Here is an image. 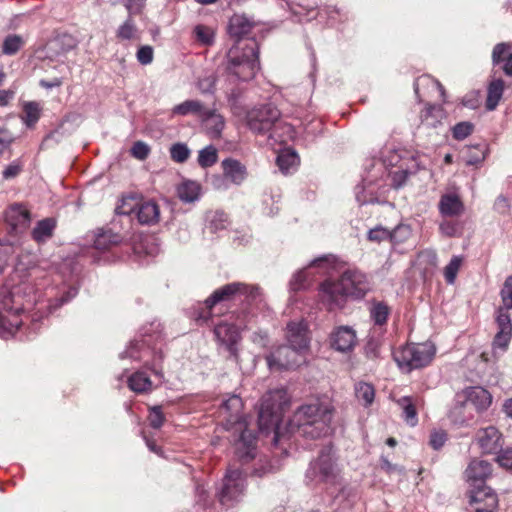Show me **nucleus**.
Here are the masks:
<instances>
[{
  "label": "nucleus",
  "mask_w": 512,
  "mask_h": 512,
  "mask_svg": "<svg viewBox=\"0 0 512 512\" xmlns=\"http://www.w3.org/2000/svg\"><path fill=\"white\" fill-rule=\"evenodd\" d=\"M255 22L244 14H234L228 23V33L236 40L227 53V71L240 81L254 78L260 68L259 46L255 39L242 40L249 35Z\"/></svg>",
  "instance_id": "f257e3e1"
},
{
  "label": "nucleus",
  "mask_w": 512,
  "mask_h": 512,
  "mask_svg": "<svg viewBox=\"0 0 512 512\" xmlns=\"http://www.w3.org/2000/svg\"><path fill=\"white\" fill-rule=\"evenodd\" d=\"M20 287L0 288V338L17 337L19 340L29 339L38 329V318L32 316L31 328L25 327L24 312L28 309V301L21 293Z\"/></svg>",
  "instance_id": "f03ea898"
},
{
  "label": "nucleus",
  "mask_w": 512,
  "mask_h": 512,
  "mask_svg": "<svg viewBox=\"0 0 512 512\" xmlns=\"http://www.w3.org/2000/svg\"><path fill=\"white\" fill-rule=\"evenodd\" d=\"M371 290V281L360 269L349 267L338 281L322 282V304L329 310L341 309L347 299L361 300Z\"/></svg>",
  "instance_id": "7ed1b4c3"
},
{
  "label": "nucleus",
  "mask_w": 512,
  "mask_h": 512,
  "mask_svg": "<svg viewBox=\"0 0 512 512\" xmlns=\"http://www.w3.org/2000/svg\"><path fill=\"white\" fill-rule=\"evenodd\" d=\"M244 120L248 129L255 135L267 136L269 139L284 142L277 133L282 128L291 133L290 125L283 124L280 110L273 103L255 105L246 111Z\"/></svg>",
  "instance_id": "20e7f679"
},
{
  "label": "nucleus",
  "mask_w": 512,
  "mask_h": 512,
  "mask_svg": "<svg viewBox=\"0 0 512 512\" xmlns=\"http://www.w3.org/2000/svg\"><path fill=\"white\" fill-rule=\"evenodd\" d=\"M261 296V289L257 285H247L240 282L226 284L215 290L203 304H199L195 310V320L206 323L212 314V308L221 302L247 301L252 302Z\"/></svg>",
  "instance_id": "39448f33"
},
{
  "label": "nucleus",
  "mask_w": 512,
  "mask_h": 512,
  "mask_svg": "<svg viewBox=\"0 0 512 512\" xmlns=\"http://www.w3.org/2000/svg\"><path fill=\"white\" fill-rule=\"evenodd\" d=\"M290 400L285 389H275L267 392L261 400L258 424L262 431L274 430V441H279V428L284 411Z\"/></svg>",
  "instance_id": "423d86ee"
},
{
  "label": "nucleus",
  "mask_w": 512,
  "mask_h": 512,
  "mask_svg": "<svg viewBox=\"0 0 512 512\" xmlns=\"http://www.w3.org/2000/svg\"><path fill=\"white\" fill-rule=\"evenodd\" d=\"M141 339H134L124 352L120 354L121 359L130 358L134 361L142 362L144 366L150 369L157 377L162 378V370L159 365L163 360V354L156 345L151 346L152 342L158 341L159 334L151 335L147 332L141 335Z\"/></svg>",
  "instance_id": "0eeeda50"
},
{
  "label": "nucleus",
  "mask_w": 512,
  "mask_h": 512,
  "mask_svg": "<svg viewBox=\"0 0 512 512\" xmlns=\"http://www.w3.org/2000/svg\"><path fill=\"white\" fill-rule=\"evenodd\" d=\"M436 349L431 343L409 344L394 353L399 368L409 373L427 366L434 358Z\"/></svg>",
  "instance_id": "6e6552de"
},
{
  "label": "nucleus",
  "mask_w": 512,
  "mask_h": 512,
  "mask_svg": "<svg viewBox=\"0 0 512 512\" xmlns=\"http://www.w3.org/2000/svg\"><path fill=\"white\" fill-rule=\"evenodd\" d=\"M320 405H303L293 415L289 426L306 439L317 440L320 437Z\"/></svg>",
  "instance_id": "1a4fd4ad"
},
{
  "label": "nucleus",
  "mask_w": 512,
  "mask_h": 512,
  "mask_svg": "<svg viewBox=\"0 0 512 512\" xmlns=\"http://www.w3.org/2000/svg\"><path fill=\"white\" fill-rule=\"evenodd\" d=\"M491 402V394L486 389L479 386L468 387L456 394L455 407L450 412V418L455 423L462 424L465 420L458 415L462 409L470 404L477 411H482L486 410Z\"/></svg>",
  "instance_id": "9d476101"
},
{
  "label": "nucleus",
  "mask_w": 512,
  "mask_h": 512,
  "mask_svg": "<svg viewBox=\"0 0 512 512\" xmlns=\"http://www.w3.org/2000/svg\"><path fill=\"white\" fill-rule=\"evenodd\" d=\"M245 489V480L240 470H228L219 493V501L223 506L230 507L238 502Z\"/></svg>",
  "instance_id": "9b49d317"
},
{
  "label": "nucleus",
  "mask_w": 512,
  "mask_h": 512,
  "mask_svg": "<svg viewBox=\"0 0 512 512\" xmlns=\"http://www.w3.org/2000/svg\"><path fill=\"white\" fill-rule=\"evenodd\" d=\"M240 326L228 323L226 321L220 322L214 327V335L216 340L225 347L229 353L228 358L238 363L239 351L237 344L240 341Z\"/></svg>",
  "instance_id": "f8f14e48"
},
{
  "label": "nucleus",
  "mask_w": 512,
  "mask_h": 512,
  "mask_svg": "<svg viewBox=\"0 0 512 512\" xmlns=\"http://www.w3.org/2000/svg\"><path fill=\"white\" fill-rule=\"evenodd\" d=\"M266 360L271 370H288L299 366L303 358L301 352L289 344L279 346Z\"/></svg>",
  "instance_id": "ddd939ff"
},
{
  "label": "nucleus",
  "mask_w": 512,
  "mask_h": 512,
  "mask_svg": "<svg viewBox=\"0 0 512 512\" xmlns=\"http://www.w3.org/2000/svg\"><path fill=\"white\" fill-rule=\"evenodd\" d=\"M469 503L474 512H496L498 498L490 487L479 485L471 491Z\"/></svg>",
  "instance_id": "4468645a"
},
{
  "label": "nucleus",
  "mask_w": 512,
  "mask_h": 512,
  "mask_svg": "<svg viewBox=\"0 0 512 512\" xmlns=\"http://www.w3.org/2000/svg\"><path fill=\"white\" fill-rule=\"evenodd\" d=\"M446 112L441 105L427 104L426 107L420 112L419 131H428L430 129L439 133V130L444 128L446 120Z\"/></svg>",
  "instance_id": "2eb2a0df"
},
{
  "label": "nucleus",
  "mask_w": 512,
  "mask_h": 512,
  "mask_svg": "<svg viewBox=\"0 0 512 512\" xmlns=\"http://www.w3.org/2000/svg\"><path fill=\"white\" fill-rule=\"evenodd\" d=\"M5 220L10 228V233L18 235L24 232L30 224L29 211L20 204L10 206L5 212Z\"/></svg>",
  "instance_id": "dca6fc26"
},
{
  "label": "nucleus",
  "mask_w": 512,
  "mask_h": 512,
  "mask_svg": "<svg viewBox=\"0 0 512 512\" xmlns=\"http://www.w3.org/2000/svg\"><path fill=\"white\" fill-rule=\"evenodd\" d=\"M496 324L498 331L493 340V349L505 351L512 338L511 316L504 309H498L496 315Z\"/></svg>",
  "instance_id": "f3484780"
},
{
  "label": "nucleus",
  "mask_w": 512,
  "mask_h": 512,
  "mask_svg": "<svg viewBox=\"0 0 512 512\" xmlns=\"http://www.w3.org/2000/svg\"><path fill=\"white\" fill-rule=\"evenodd\" d=\"M242 399L237 395H232L221 403L219 413L227 421V429L233 426L244 425V419L240 415L242 409Z\"/></svg>",
  "instance_id": "a211bd4d"
},
{
  "label": "nucleus",
  "mask_w": 512,
  "mask_h": 512,
  "mask_svg": "<svg viewBox=\"0 0 512 512\" xmlns=\"http://www.w3.org/2000/svg\"><path fill=\"white\" fill-rule=\"evenodd\" d=\"M348 268L347 262L342 258L333 254L322 255V282L338 281Z\"/></svg>",
  "instance_id": "6ab92c4d"
},
{
  "label": "nucleus",
  "mask_w": 512,
  "mask_h": 512,
  "mask_svg": "<svg viewBox=\"0 0 512 512\" xmlns=\"http://www.w3.org/2000/svg\"><path fill=\"white\" fill-rule=\"evenodd\" d=\"M464 203L458 193L446 192L441 195L438 210L442 217H458L464 212Z\"/></svg>",
  "instance_id": "aec40b11"
},
{
  "label": "nucleus",
  "mask_w": 512,
  "mask_h": 512,
  "mask_svg": "<svg viewBox=\"0 0 512 512\" xmlns=\"http://www.w3.org/2000/svg\"><path fill=\"white\" fill-rule=\"evenodd\" d=\"M286 337L288 343L292 347L296 348L300 352L306 350L309 344L308 327L306 322H290L287 325Z\"/></svg>",
  "instance_id": "412c9836"
},
{
  "label": "nucleus",
  "mask_w": 512,
  "mask_h": 512,
  "mask_svg": "<svg viewBox=\"0 0 512 512\" xmlns=\"http://www.w3.org/2000/svg\"><path fill=\"white\" fill-rule=\"evenodd\" d=\"M330 342L337 351H351L356 343V333L351 327L340 326L332 332Z\"/></svg>",
  "instance_id": "4be33fe9"
},
{
  "label": "nucleus",
  "mask_w": 512,
  "mask_h": 512,
  "mask_svg": "<svg viewBox=\"0 0 512 512\" xmlns=\"http://www.w3.org/2000/svg\"><path fill=\"white\" fill-rule=\"evenodd\" d=\"M492 64L499 66L505 75L512 77V45L510 43H498L492 50Z\"/></svg>",
  "instance_id": "5701e85b"
},
{
  "label": "nucleus",
  "mask_w": 512,
  "mask_h": 512,
  "mask_svg": "<svg viewBox=\"0 0 512 512\" xmlns=\"http://www.w3.org/2000/svg\"><path fill=\"white\" fill-rule=\"evenodd\" d=\"M501 434L494 426L478 431L476 441L483 453H496L501 447Z\"/></svg>",
  "instance_id": "b1692460"
},
{
  "label": "nucleus",
  "mask_w": 512,
  "mask_h": 512,
  "mask_svg": "<svg viewBox=\"0 0 512 512\" xmlns=\"http://www.w3.org/2000/svg\"><path fill=\"white\" fill-rule=\"evenodd\" d=\"M319 263L320 257H317L312 260L308 267H305L298 271L297 273H295L289 282L290 290L296 292L308 289L312 285V282L314 281L315 277V275L311 271V268L317 267Z\"/></svg>",
  "instance_id": "393cba45"
},
{
  "label": "nucleus",
  "mask_w": 512,
  "mask_h": 512,
  "mask_svg": "<svg viewBox=\"0 0 512 512\" xmlns=\"http://www.w3.org/2000/svg\"><path fill=\"white\" fill-rule=\"evenodd\" d=\"M206 133L212 139H219L225 127V119L215 110L206 109L201 117Z\"/></svg>",
  "instance_id": "a878e982"
},
{
  "label": "nucleus",
  "mask_w": 512,
  "mask_h": 512,
  "mask_svg": "<svg viewBox=\"0 0 512 512\" xmlns=\"http://www.w3.org/2000/svg\"><path fill=\"white\" fill-rule=\"evenodd\" d=\"M124 237L114 233L111 229H97L94 233V247L100 251H106L120 244Z\"/></svg>",
  "instance_id": "bb28decb"
},
{
  "label": "nucleus",
  "mask_w": 512,
  "mask_h": 512,
  "mask_svg": "<svg viewBox=\"0 0 512 512\" xmlns=\"http://www.w3.org/2000/svg\"><path fill=\"white\" fill-rule=\"evenodd\" d=\"M492 471V465L486 460L474 459L470 462L466 469V476L468 480L473 482L476 486L477 482H483Z\"/></svg>",
  "instance_id": "cd10ccee"
},
{
  "label": "nucleus",
  "mask_w": 512,
  "mask_h": 512,
  "mask_svg": "<svg viewBox=\"0 0 512 512\" xmlns=\"http://www.w3.org/2000/svg\"><path fill=\"white\" fill-rule=\"evenodd\" d=\"M222 168L224 175L236 185H240L246 179V167L236 159L223 160Z\"/></svg>",
  "instance_id": "c85d7f7f"
},
{
  "label": "nucleus",
  "mask_w": 512,
  "mask_h": 512,
  "mask_svg": "<svg viewBox=\"0 0 512 512\" xmlns=\"http://www.w3.org/2000/svg\"><path fill=\"white\" fill-rule=\"evenodd\" d=\"M138 221L141 224L151 225L158 221L159 219V207L153 201H144L138 203L136 211Z\"/></svg>",
  "instance_id": "c756f323"
},
{
  "label": "nucleus",
  "mask_w": 512,
  "mask_h": 512,
  "mask_svg": "<svg viewBox=\"0 0 512 512\" xmlns=\"http://www.w3.org/2000/svg\"><path fill=\"white\" fill-rule=\"evenodd\" d=\"M246 421L244 420V425L242 427L240 426H233L232 428L235 429V431H240V435L238 438L239 444H241L245 451L241 452L240 449H238V454L241 459L249 460L254 457L253 453V444L255 442V435L252 431L247 429Z\"/></svg>",
  "instance_id": "7c9ffc66"
},
{
  "label": "nucleus",
  "mask_w": 512,
  "mask_h": 512,
  "mask_svg": "<svg viewBox=\"0 0 512 512\" xmlns=\"http://www.w3.org/2000/svg\"><path fill=\"white\" fill-rule=\"evenodd\" d=\"M177 195L184 203H194L200 199L201 185L192 180H185L177 186Z\"/></svg>",
  "instance_id": "2f4dec72"
},
{
  "label": "nucleus",
  "mask_w": 512,
  "mask_h": 512,
  "mask_svg": "<svg viewBox=\"0 0 512 512\" xmlns=\"http://www.w3.org/2000/svg\"><path fill=\"white\" fill-rule=\"evenodd\" d=\"M276 164L283 174L292 173L299 165V156L294 150L284 149L278 154Z\"/></svg>",
  "instance_id": "473e14b6"
},
{
  "label": "nucleus",
  "mask_w": 512,
  "mask_h": 512,
  "mask_svg": "<svg viewBox=\"0 0 512 512\" xmlns=\"http://www.w3.org/2000/svg\"><path fill=\"white\" fill-rule=\"evenodd\" d=\"M55 227L56 222L52 218L40 220L31 232L32 238L37 243H43L52 237Z\"/></svg>",
  "instance_id": "72a5a7b5"
},
{
  "label": "nucleus",
  "mask_w": 512,
  "mask_h": 512,
  "mask_svg": "<svg viewBox=\"0 0 512 512\" xmlns=\"http://www.w3.org/2000/svg\"><path fill=\"white\" fill-rule=\"evenodd\" d=\"M206 108L203 103L199 100H186L173 107L172 113L175 115L186 116L193 114L198 116L200 119L203 116Z\"/></svg>",
  "instance_id": "f704fd0d"
},
{
  "label": "nucleus",
  "mask_w": 512,
  "mask_h": 512,
  "mask_svg": "<svg viewBox=\"0 0 512 512\" xmlns=\"http://www.w3.org/2000/svg\"><path fill=\"white\" fill-rule=\"evenodd\" d=\"M504 91V81L500 78L494 79L488 86L486 108L489 111L494 110L502 98Z\"/></svg>",
  "instance_id": "c9c22d12"
},
{
  "label": "nucleus",
  "mask_w": 512,
  "mask_h": 512,
  "mask_svg": "<svg viewBox=\"0 0 512 512\" xmlns=\"http://www.w3.org/2000/svg\"><path fill=\"white\" fill-rule=\"evenodd\" d=\"M429 88L433 90H438L441 96H444V88L437 80H435L429 75H422L418 77L414 82V92L419 101L422 100V95L420 91Z\"/></svg>",
  "instance_id": "e433bc0d"
},
{
  "label": "nucleus",
  "mask_w": 512,
  "mask_h": 512,
  "mask_svg": "<svg viewBox=\"0 0 512 512\" xmlns=\"http://www.w3.org/2000/svg\"><path fill=\"white\" fill-rule=\"evenodd\" d=\"M128 387L136 393H144L151 390L152 382L142 371H137L127 379Z\"/></svg>",
  "instance_id": "4c0bfd02"
},
{
  "label": "nucleus",
  "mask_w": 512,
  "mask_h": 512,
  "mask_svg": "<svg viewBox=\"0 0 512 512\" xmlns=\"http://www.w3.org/2000/svg\"><path fill=\"white\" fill-rule=\"evenodd\" d=\"M357 400L364 406L369 407L375 398V389L372 384L367 382H357L354 386Z\"/></svg>",
  "instance_id": "58836bf2"
},
{
  "label": "nucleus",
  "mask_w": 512,
  "mask_h": 512,
  "mask_svg": "<svg viewBox=\"0 0 512 512\" xmlns=\"http://www.w3.org/2000/svg\"><path fill=\"white\" fill-rule=\"evenodd\" d=\"M397 404L402 409L405 421L409 425L415 426L418 423V418L413 399L409 396H403L397 400Z\"/></svg>",
  "instance_id": "ea45409f"
},
{
  "label": "nucleus",
  "mask_w": 512,
  "mask_h": 512,
  "mask_svg": "<svg viewBox=\"0 0 512 512\" xmlns=\"http://www.w3.org/2000/svg\"><path fill=\"white\" fill-rule=\"evenodd\" d=\"M389 313V307L384 302H374L370 308V318L378 326L387 322Z\"/></svg>",
  "instance_id": "a19ab883"
},
{
  "label": "nucleus",
  "mask_w": 512,
  "mask_h": 512,
  "mask_svg": "<svg viewBox=\"0 0 512 512\" xmlns=\"http://www.w3.org/2000/svg\"><path fill=\"white\" fill-rule=\"evenodd\" d=\"M487 148L484 144L469 146L466 151V164L478 165L486 158Z\"/></svg>",
  "instance_id": "79ce46f5"
},
{
  "label": "nucleus",
  "mask_w": 512,
  "mask_h": 512,
  "mask_svg": "<svg viewBox=\"0 0 512 512\" xmlns=\"http://www.w3.org/2000/svg\"><path fill=\"white\" fill-rule=\"evenodd\" d=\"M389 241L393 245L404 243L411 236V228L406 224H399L392 230H389Z\"/></svg>",
  "instance_id": "37998d69"
},
{
  "label": "nucleus",
  "mask_w": 512,
  "mask_h": 512,
  "mask_svg": "<svg viewBox=\"0 0 512 512\" xmlns=\"http://www.w3.org/2000/svg\"><path fill=\"white\" fill-rule=\"evenodd\" d=\"M463 257L455 255L444 268V277L448 284H454L457 273L462 265Z\"/></svg>",
  "instance_id": "c03bdc74"
},
{
  "label": "nucleus",
  "mask_w": 512,
  "mask_h": 512,
  "mask_svg": "<svg viewBox=\"0 0 512 512\" xmlns=\"http://www.w3.org/2000/svg\"><path fill=\"white\" fill-rule=\"evenodd\" d=\"M217 150L214 146L209 145L199 151L198 164L203 167H211L217 162Z\"/></svg>",
  "instance_id": "a18cd8bd"
},
{
  "label": "nucleus",
  "mask_w": 512,
  "mask_h": 512,
  "mask_svg": "<svg viewBox=\"0 0 512 512\" xmlns=\"http://www.w3.org/2000/svg\"><path fill=\"white\" fill-rule=\"evenodd\" d=\"M194 34L196 40L202 45H212L215 40V33L211 27L205 25H197L194 28Z\"/></svg>",
  "instance_id": "49530a36"
},
{
  "label": "nucleus",
  "mask_w": 512,
  "mask_h": 512,
  "mask_svg": "<svg viewBox=\"0 0 512 512\" xmlns=\"http://www.w3.org/2000/svg\"><path fill=\"white\" fill-rule=\"evenodd\" d=\"M170 157L176 163H184L190 156V149L185 143H175L170 147Z\"/></svg>",
  "instance_id": "de8ad7c7"
},
{
  "label": "nucleus",
  "mask_w": 512,
  "mask_h": 512,
  "mask_svg": "<svg viewBox=\"0 0 512 512\" xmlns=\"http://www.w3.org/2000/svg\"><path fill=\"white\" fill-rule=\"evenodd\" d=\"M24 41L18 35H8L2 44V52L6 55H13L17 53L23 46Z\"/></svg>",
  "instance_id": "09e8293b"
},
{
  "label": "nucleus",
  "mask_w": 512,
  "mask_h": 512,
  "mask_svg": "<svg viewBox=\"0 0 512 512\" xmlns=\"http://www.w3.org/2000/svg\"><path fill=\"white\" fill-rule=\"evenodd\" d=\"M216 76L213 72L204 73L197 81V87L202 94H212L215 90Z\"/></svg>",
  "instance_id": "8fccbe9b"
},
{
  "label": "nucleus",
  "mask_w": 512,
  "mask_h": 512,
  "mask_svg": "<svg viewBox=\"0 0 512 512\" xmlns=\"http://www.w3.org/2000/svg\"><path fill=\"white\" fill-rule=\"evenodd\" d=\"M23 112V120L28 127L33 126L40 117V108L35 102L26 103Z\"/></svg>",
  "instance_id": "3c124183"
},
{
  "label": "nucleus",
  "mask_w": 512,
  "mask_h": 512,
  "mask_svg": "<svg viewBox=\"0 0 512 512\" xmlns=\"http://www.w3.org/2000/svg\"><path fill=\"white\" fill-rule=\"evenodd\" d=\"M500 296L503 306L499 309H504L508 312L509 309H512V275L505 279L500 291Z\"/></svg>",
  "instance_id": "603ef678"
},
{
  "label": "nucleus",
  "mask_w": 512,
  "mask_h": 512,
  "mask_svg": "<svg viewBox=\"0 0 512 512\" xmlns=\"http://www.w3.org/2000/svg\"><path fill=\"white\" fill-rule=\"evenodd\" d=\"M78 294V288L74 286H70L59 298L55 299V303L45 305L46 308L49 309V312L55 310L57 307L69 302ZM44 308V305H41L38 309L41 310Z\"/></svg>",
  "instance_id": "864d4df0"
},
{
  "label": "nucleus",
  "mask_w": 512,
  "mask_h": 512,
  "mask_svg": "<svg viewBox=\"0 0 512 512\" xmlns=\"http://www.w3.org/2000/svg\"><path fill=\"white\" fill-rule=\"evenodd\" d=\"M136 31V26L130 15L128 19L118 28L116 36L120 40H131L134 38Z\"/></svg>",
  "instance_id": "5fc2aeb1"
},
{
  "label": "nucleus",
  "mask_w": 512,
  "mask_h": 512,
  "mask_svg": "<svg viewBox=\"0 0 512 512\" xmlns=\"http://www.w3.org/2000/svg\"><path fill=\"white\" fill-rule=\"evenodd\" d=\"M148 421L152 428L159 429L165 422V416L159 405L152 406L149 409Z\"/></svg>",
  "instance_id": "6e6d98bb"
},
{
  "label": "nucleus",
  "mask_w": 512,
  "mask_h": 512,
  "mask_svg": "<svg viewBox=\"0 0 512 512\" xmlns=\"http://www.w3.org/2000/svg\"><path fill=\"white\" fill-rule=\"evenodd\" d=\"M473 124L467 121L459 122L452 128L453 137L456 140H464L473 131Z\"/></svg>",
  "instance_id": "4d7b16f0"
},
{
  "label": "nucleus",
  "mask_w": 512,
  "mask_h": 512,
  "mask_svg": "<svg viewBox=\"0 0 512 512\" xmlns=\"http://www.w3.org/2000/svg\"><path fill=\"white\" fill-rule=\"evenodd\" d=\"M389 229L383 226H376L368 231L367 238L369 241L380 243L382 241H389Z\"/></svg>",
  "instance_id": "13d9d810"
},
{
  "label": "nucleus",
  "mask_w": 512,
  "mask_h": 512,
  "mask_svg": "<svg viewBox=\"0 0 512 512\" xmlns=\"http://www.w3.org/2000/svg\"><path fill=\"white\" fill-rule=\"evenodd\" d=\"M138 203H135L133 197L123 198L121 204L116 207V213L118 215L130 216L136 211Z\"/></svg>",
  "instance_id": "bf43d9fd"
},
{
  "label": "nucleus",
  "mask_w": 512,
  "mask_h": 512,
  "mask_svg": "<svg viewBox=\"0 0 512 512\" xmlns=\"http://www.w3.org/2000/svg\"><path fill=\"white\" fill-rule=\"evenodd\" d=\"M390 174L392 186L398 189L405 184L410 175V172L407 169L400 167L399 169L392 171Z\"/></svg>",
  "instance_id": "052dcab7"
},
{
  "label": "nucleus",
  "mask_w": 512,
  "mask_h": 512,
  "mask_svg": "<svg viewBox=\"0 0 512 512\" xmlns=\"http://www.w3.org/2000/svg\"><path fill=\"white\" fill-rule=\"evenodd\" d=\"M365 355L371 360L380 357V342L377 339L370 338L364 347Z\"/></svg>",
  "instance_id": "680f3d73"
},
{
  "label": "nucleus",
  "mask_w": 512,
  "mask_h": 512,
  "mask_svg": "<svg viewBox=\"0 0 512 512\" xmlns=\"http://www.w3.org/2000/svg\"><path fill=\"white\" fill-rule=\"evenodd\" d=\"M153 55V48L149 45L141 46L136 53L137 60L142 65L150 64L153 61Z\"/></svg>",
  "instance_id": "e2e57ef3"
},
{
  "label": "nucleus",
  "mask_w": 512,
  "mask_h": 512,
  "mask_svg": "<svg viewBox=\"0 0 512 512\" xmlns=\"http://www.w3.org/2000/svg\"><path fill=\"white\" fill-rule=\"evenodd\" d=\"M320 474V460L318 458L312 460L305 474V480L307 484L317 482V478Z\"/></svg>",
  "instance_id": "0e129e2a"
},
{
  "label": "nucleus",
  "mask_w": 512,
  "mask_h": 512,
  "mask_svg": "<svg viewBox=\"0 0 512 512\" xmlns=\"http://www.w3.org/2000/svg\"><path fill=\"white\" fill-rule=\"evenodd\" d=\"M149 152H150L149 146L142 141L135 142L131 148L132 156H134L135 158H137L139 160L146 159L149 155Z\"/></svg>",
  "instance_id": "69168bd1"
},
{
  "label": "nucleus",
  "mask_w": 512,
  "mask_h": 512,
  "mask_svg": "<svg viewBox=\"0 0 512 512\" xmlns=\"http://www.w3.org/2000/svg\"><path fill=\"white\" fill-rule=\"evenodd\" d=\"M227 222V216L224 212L216 211L212 218L209 220L210 228L213 231H217L225 228V223Z\"/></svg>",
  "instance_id": "338daca9"
},
{
  "label": "nucleus",
  "mask_w": 512,
  "mask_h": 512,
  "mask_svg": "<svg viewBox=\"0 0 512 512\" xmlns=\"http://www.w3.org/2000/svg\"><path fill=\"white\" fill-rule=\"evenodd\" d=\"M439 229L443 235L448 237L455 236L459 231L458 224L450 220H443L439 225Z\"/></svg>",
  "instance_id": "774afa93"
}]
</instances>
